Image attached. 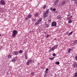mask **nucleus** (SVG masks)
Returning <instances> with one entry per match:
<instances>
[{
	"label": "nucleus",
	"mask_w": 77,
	"mask_h": 77,
	"mask_svg": "<svg viewBox=\"0 0 77 77\" xmlns=\"http://www.w3.org/2000/svg\"><path fill=\"white\" fill-rule=\"evenodd\" d=\"M75 3L76 4H77V0H75Z\"/></svg>",
	"instance_id": "2f4dec72"
},
{
	"label": "nucleus",
	"mask_w": 77,
	"mask_h": 77,
	"mask_svg": "<svg viewBox=\"0 0 77 77\" xmlns=\"http://www.w3.org/2000/svg\"><path fill=\"white\" fill-rule=\"evenodd\" d=\"M1 4H2L3 5H5L6 4V3L4 1H0Z\"/></svg>",
	"instance_id": "1a4fd4ad"
},
{
	"label": "nucleus",
	"mask_w": 77,
	"mask_h": 77,
	"mask_svg": "<svg viewBox=\"0 0 77 77\" xmlns=\"http://www.w3.org/2000/svg\"><path fill=\"white\" fill-rule=\"evenodd\" d=\"M17 60V57H16L15 58H14L13 59L12 61V62H15Z\"/></svg>",
	"instance_id": "9b49d317"
},
{
	"label": "nucleus",
	"mask_w": 77,
	"mask_h": 77,
	"mask_svg": "<svg viewBox=\"0 0 77 77\" xmlns=\"http://www.w3.org/2000/svg\"><path fill=\"white\" fill-rule=\"evenodd\" d=\"M11 57H12V55H11L10 54H8V58L9 59H11Z\"/></svg>",
	"instance_id": "2eb2a0df"
},
{
	"label": "nucleus",
	"mask_w": 77,
	"mask_h": 77,
	"mask_svg": "<svg viewBox=\"0 0 77 77\" xmlns=\"http://www.w3.org/2000/svg\"><path fill=\"white\" fill-rule=\"evenodd\" d=\"M72 17V16H70V17H69L71 19V18Z\"/></svg>",
	"instance_id": "c03bdc74"
},
{
	"label": "nucleus",
	"mask_w": 77,
	"mask_h": 77,
	"mask_svg": "<svg viewBox=\"0 0 77 77\" xmlns=\"http://www.w3.org/2000/svg\"><path fill=\"white\" fill-rule=\"evenodd\" d=\"M72 67L73 68H77V63L76 62L74 63L72 65Z\"/></svg>",
	"instance_id": "39448f33"
},
{
	"label": "nucleus",
	"mask_w": 77,
	"mask_h": 77,
	"mask_svg": "<svg viewBox=\"0 0 77 77\" xmlns=\"http://www.w3.org/2000/svg\"><path fill=\"white\" fill-rule=\"evenodd\" d=\"M31 16H32L31 15V14L29 15L28 16V18H31Z\"/></svg>",
	"instance_id": "412c9836"
},
{
	"label": "nucleus",
	"mask_w": 77,
	"mask_h": 77,
	"mask_svg": "<svg viewBox=\"0 0 77 77\" xmlns=\"http://www.w3.org/2000/svg\"><path fill=\"white\" fill-rule=\"evenodd\" d=\"M58 3H59V0H56L54 3V5H57Z\"/></svg>",
	"instance_id": "9d476101"
},
{
	"label": "nucleus",
	"mask_w": 77,
	"mask_h": 77,
	"mask_svg": "<svg viewBox=\"0 0 77 77\" xmlns=\"http://www.w3.org/2000/svg\"><path fill=\"white\" fill-rule=\"evenodd\" d=\"M36 20V19H33L32 20L33 21H35Z\"/></svg>",
	"instance_id": "a19ab883"
},
{
	"label": "nucleus",
	"mask_w": 77,
	"mask_h": 77,
	"mask_svg": "<svg viewBox=\"0 0 77 77\" xmlns=\"http://www.w3.org/2000/svg\"><path fill=\"white\" fill-rule=\"evenodd\" d=\"M74 32V31H72L71 32L69 33V34H68V36H70L71 35H72V33Z\"/></svg>",
	"instance_id": "a211bd4d"
},
{
	"label": "nucleus",
	"mask_w": 77,
	"mask_h": 77,
	"mask_svg": "<svg viewBox=\"0 0 77 77\" xmlns=\"http://www.w3.org/2000/svg\"><path fill=\"white\" fill-rule=\"evenodd\" d=\"M45 34H46V33H47V32H45Z\"/></svg>",
	"instance_id": "a18cd8bd"
},
{
	"label": "nucleus",
	"mask_w": 77,
	"mask_h": 77,
	"mask_svg": "<svg viewBox=\"0 0 77 77\" xmlns=\"http://www.w3.org/2000/svg\"><path fill=\"white\" fill-rule=\"evenodd\" d=\"M39 23V22L38 21H37L35 22V26H37V25H38V24Z\"/></svg>",
	"instance_id": "dca6fc26"
},
{
	"label": "nucleus",
	"mask_w": 77,
	"mask_h": 77,
	"mask_svg": "<svg viewBox=\"0 0 77 77\" xmlns=\"http://www.w3.org/2000/svg\"><path fill=\"white\" fill-rule=\"evenodd\" d=\"M46 71H48V68L46 69Z\"/></svg>",
	"instance_id": "79ce46f5"
},
{
	"label": "nucleus",
	"mask_w": 77,
	"mask_h": 77,
	"mask_svg": "<svg viewBox=\"0 0 77 77\" xmlns=\"http://www.w3.org/2000/svg\"><path fill=\"white\" fill-rule=\"evenodd\" d=\"M74 77H77V72H75V73Z\"/></svg>",
	"instance_id": "393cba45"
},
{
	"label": "nucleus",
	"mask_w": 77,
	"mask_h": 77,
	"mask_svg": "<svg viewBox=\"0 0 77 77\" xmlns=\"http://www.w3.org/2000/svg\"><path fill=\"white\" fill-rule=\"evenodd\" d=\"M49 35H47L46 36V38H48V37H49Z\"/></svg>",
	"instance_id": "4c0bfd02"
},
{
	"label": "nucleus",
	"mask_w": 77,
	"mask_h": 77,
	"mask_svg": "<svg viewBox=\"0 0 77 77\" xmlns=\"http://www.w3.org/2000/svg\"><path fill=\"white\" fill-rule=\"evenodd\" d=\"M49 12V9H47L45 12L43 14L44 18H45L48 16V14Z\"/></svg>",
	"instance_id": "f257e3e1"
},
{
	"label": "nucleus",
	"mask_w": 77,
	"mask_h": 77,
	"mask_svg": "<svg viewBox=\"0 0 77 77\" xmlns=\"http://www.w3.org/2000/svg\"><path fill=\"white\" fill-rule=\"evenodd\" d=\"M54 59V57H53L52 58H50L49 59H50V60H53Z\"/></svg>",
	"instance_id": "a878e982"
},
{
	"label": "nucleus",
	"mask_w": 77,
	"mask_h": 77,
	"mask_svg": "<svg viewBox=\"0 0 77 77\" xmlns=\"http://www.w3.org/2000/svg\"><path fill=\"white\" fill-rule=\"evenodd\" d=\"M66 3V2L65 1H63L62 2V5H65V4Z\"/></svg>",
	"instance_id": "aec40b11"
},
{
	"label": "nucleus",
	"mask_w": 77,
	"mask_h": 77,
	"mask_svg": "<svg viewBox=\"0 0 77 77\" xmlns=\"http://www.w3.org/2000/svg\"><path fill=\"white\" fill-rule=\"evenodd\" d=\"M74 0H72V1H74Z\"/></svg>",
	"instance_id": "09e8293b"
},
{
	"label": "nucleus",
	"mask_w": 77,
	"mask_h": 77,
	"mask_svg": "<svg viewBox=\"0 0 77 77\" xmlns=\"http://www.w3.org/2000/svg\"><path fill=\"white\" fill-rule=\"evenodd\" d=\"M1 1L2 2V1H3V0H1Z\"/></svg>",
	"instance_id": "de8ad7c7"
},
{
	"label": "nucleus",
	"mask_w": 77,
	"mask_h": 77,
	"mask_svg": "<svg viewBox=\"0 0 77 77\" xmlns=\"http://www.w3.org/2000/svg\"><path fill=\"white\" fill-rule=\"evenodd\" d=\"M75 59L76 60H77V56H75Z\"/></svg>",
	"instance_id": "f704fd0d"
},
{
	"label": "nucleus",
	"mask_w": 77,
	"mask_h": 77,
	"mask_svg": "<svg viewBox=\"0 0 77 77\" xmlns=\"http://www.w3.org/2000/svg\"><path fill=\"white\" fill-rule=\"evenodd\" d=\"M46 6H47V5H45L43 7V9H45V8H46Z\"/></svg>",
	"instance_id": "c85d7f7f"
},
{
	"label": "nucleus",
	"mask_w": 77,
	"mask_h": 77,
	"mask_svg": "<svg viewBox=\"0 0 77 77\" xmlns=\"http://www.w3.org/2000/svg\"><path fill=\"white\" fill-rule=\"evenodd\" d=\"M53 56L55 57L56 56V54L55 53H54L53 54Z\"/></svg>",
	"instance_id": "cd10ccee"
},
{
	"label": "nucleus",
	"mask_w": 77,
	"mask_h": 77,
	"mask_svg": "<svg viewBox=\"0 0 77 77\" xmlns=\"http://www.w3.org/2000/svg\"><path fill=\"white\" fill-rule=\"evenodd\" d=\"M73 44L75 45L77 44V40H75L74 41V42H73Z\"/></svg>",
	"instance_id": "f8f14e48"
},
{
	"label": "nucleus",
	"mask_w": 77,
	"mask_h": 77,
	"mask_svg": "<svg viewBox=\"0 0 77 77\" xmlns=\"http://www.w3.org/2000/svg\"><path fill=\"white\" fill-rule=\"evenodd\" d=\"M2 36V35H1V34H0V36Z\"/></svg>",
	"instance_id": "49530a36"
},
{
	"label": "nucleus",
	"mask_w": 77,
	"mask_h": 77,
	"mask_svg": "<svg viewBox=\"0 0 77 77\" xmlns=\"http://www.w3.org/2000/svg\"><path fill=\"white\" fill-rule=\"evenodd\" d=\"M12 54L13 55H17L18 54V51H14L12 52Z\"/></svg>",
	"instance_id": "0eeeda50"
},
{
	"label": "nucleus",
	"mask_w": 77,
	"mask_h": 77,
	"mask_svg": "<svg viewBox=\"0 0 77 77\" xmlns=\"http://www.w3.org/2000/svg\"><path fill=\"white\" fill-rule=\"evenodd\" d=\"M72 20H69L68 21V23H72Z\"/></svg>",
	"instance_id": "4be33fe9"
},
{
	"label": "nucleus",
	"mask_w": 77,
	"mask_h": 77,
	"mask_svg": "<svg viewBox=\"0 0 77 77\" xmlns=\"http://www.w3.org/2000/svg\"><path fill=\"white\" fill-rule=\"evenodd\" d=\"M56 64H57V65H59V62H55V63Z\"/></svg>",
	"instance_id": "bb28decb"
},
{
	"label": "nucleus",
	"mask_w": 77,
	"mask_h": 77,
	"mask_svg": "<svg viewBox=\"0 0 77 77\" xmlns=\"http://www.w3.org/2000/svg\"><path fill=\"white\" fill-rule=\"evenodd\" d=\"M70 14L69 13L67 15L68 17H69V16H70Z\"/></svg>",
	"instance_id": "c756f323"
},
{
	"label": "nucleus",
	"mask_w": 77,
	"mask_h": 77,
	"mask_svg": "<svg viewBox=\"0 0 77 77\" xmlns=\"http://www.w3.org/2000/svg\"><path fill=\"white\" fill-rule=\"evenodd\" d=\"M71 17H68V18H67V19L68 20H71Z\"/></svg>",
	"instance_id": "7c9ffc66"
},
{
	"label": "nucleus",
	"mask_w": 77,
	"mask_h": 77,
	"mask_svg": "<svg viewBox=\"0 0 77 77\" xmlns=\"http://www.w3.org/2000/svg\"><path fill=\"white\" fill-rule=\"evenodd\" d=\"M68 33H69V32L68 31V32H67L66 34L67 35H68Z\"/></svg>",
	"instance_id": "37998d69"
},
{
	"label": "nucleus",
	"mask_w": 77,
	"mask_h": 77,
	"mask_svg": "<svg viewBox=\"0 0 77 77\" xmlns=\"http://www.w3.org/2000/svg\"><path fill=\"white\" fill-rule=\"evenodd\" d=\"M35 73L33 72L31 73V75H34Z\"/></svg>",
	"instance_id": "72a5a7b5"
},
{
	"label": "nucleus",
	"mask_w": 77,
	"mask_h": 77,
	"mask_svg": "<svg viewBox=\"0 0 77 77\" xmlns=\"http://www.w3.org/2000/svg\"><path fill=\"white\" fill-rule=\"evenodd\" d=\"M71 49H69L68 51V53H70L71 51Z\"/></svg>",
	"instance_id": "b1692460"
},
{
	"label": "nucleus",
	"mask_w": 77,
	"mask_h": 77,
	"mask_svg": "<svg viewBox=\"0 0 77 77\" xmlns=\"http://www.w3.org/2000/svg\"><path fill=\"white\" fill-rule=\"evenodd\" d=\"M28 18H29L28 17H26V18H25V20H27V19H28Z\"/></svg>",
	"instance_id": "ea45409f"
},
{
	"label": "nucleus",
	"mask_w": 77,
	"mask_h": 77,
	"mask_svg": "<svg viewBox=\"0 0 77 77\" xmlns=\"http://www.w3.org/2000/svg\"><path fill=\"white\" fill-rule=\"evenodd\" d=\"M48 22L49 23H51V20H48Z\"/></svg>",
	"instance_id": "473e14b6"
},
{
	"label": "nucleus",
	"mask_w": 77,
	"mask_h": 77,
	"mask_svg": "<svg viewBox=\"0 0 77 77\" xmlns=\"http://www.w3.org/2000/svg\"><path fill=\"white\" fill-rule=\"evenodd\" d=\"M44 77H47V74H45L44 75Z\"/></svg>",
	"instance_id": "e433bc0d"
},
{
	"label": "nucleus",
	"mask_w": 77,
	"mask_h": 77,
	"mask_svg": "<svg viewBox=\"0 0 77 77\" xmlns=\"http://www.w3.org/2000/svg\"><path fill=\"white\" fill-rule=\"evenodd\" d=\"M0 5H1V3H0Z\"/></svg>",
	"instance_id": "8fccbe9b"
},
{
	"label": "nucleus",
	"mask_w": 77,
	"mask_h": 77,
	"mask_svg": "<svg viewBox=\"0 0 77 77\" xmlns=\"http://www.w3.org/2000/svg\"><path fill=\"white\" fill-rule=\"evenodd\" d=\"M58 47V45H54V47H53L51 49L49 50V51H53V50H54L57 47Z\"/></svg>",
	"instance_id": "f03ea898"
},
{
	"label": "nucleus",
	"mask_w": 77,
	"mask_h": 77,
	"mask_svg": "<svg viewBox=\"0 0 77 77\" xmlns=\"http://www.w3.org/2000/svg\"><path fill=\"white\" fill-rule=\"evenodd\" d=\"M45 25L46 27H49V23L48 22H47L46 21H45Z\"/></svg>",
	"instance_id": "423d86ee"
},
{
	"label": "nucleus",
	"mask_w": 77,
	"mask_h": 77,
	"mask_svg": "<svg viewBox=\"0 0 77 77\" xmlns=\"http://www.w3.org/2000/svg\"><path fill=\"white\" fill-rule=\"evenodd\" d=\"M39 15V13H37L35 14V17H38Z\"/></svg>",
	"instance_id": "6ab92c4d"
},
{
	"label": "nucleus",
	"mask_w": 77,
	"mask_h": 77,
	"mask_svg": "<svg viewBox=\"0 0 77 77\" xmlns=\"http://www.w3.org/2000/svg\"><path fill=\"white\" fill-rule=\"evenodd\" d=\"M13 33L12 35V36L13 37H15L16 36L17 34L18 33V32L16 30H14L13 32Z\"/></svg>",
	"instance_id": "7ed1b4c3"
},
{
	"label": "nucleus",
	"mask_w": 77,
	"mask_h": 77,
	"mask_svg": "<svg viewBox=\"0 0 77 77\" xmlns=\"http://www.w3.org/2000/svg\"><path fill=\"white\" fill-rule=\"evenodd\" d=\"M61 18V16H60V15H59L57 17V19H58V20H60Z\"/></svg>",
	"instance_id": "ddd939ff"
},
{
	"label": "nucleus",
	"mask_w": 77,
	"mask_h": 77,
	"mask_svg": "<svg viewBox=\"0 0 77 77\" xmlns=\"http://www.w3.org/2000/svg\"><path fill=\"white\" fill-rule=\"evenodd\" d=\"M19 53L20 54H21L23 53V51L22 50H20L19 51Z\"/></svg>",
	"instance_id": "5701e85b"
},
{
	"label": "nucleus",
	"mask_w": 77,
	"mask_h": 77,
	"mask_svg": "<svg viewBox=\"0 0 77 77\" xmlns=\"http://www.w3.org/2000/svg\"><path fill=\"white\" fill-rule=\"evenodd\" d=\"M57 23L55 22H53L51 23L52 26H56Z\"/></svg>",
	"instance_id": "6e6552de"
},
{
	"label": "nucleus",
	"mask_w": 77,
	"mask_h": 77,
	"mask_svg": "<svg viewBox=\"0 0 77 77\" xmlns=\"http://www.w3.org/2000/svg\"><path fill=\"white\" fill-rule=\"evenodd\" d=\"M32 60L30 59V60H28V61L26 62V64L27 65H29L30 63H31L32 62Z\"/></svg>",
	"instance_id": "20e7f679"
},
{
	"label": "nucleus",
	"mask_w": 77,
	"mask_h": 77,
	"mask_svg": "<svg viewBox=\"0 0 77 77\" xmlns=\"http://www.w3.org/2000/svg\"><path fill=\"white\" fill-rule=\"evenodd\" d=\"M42 18H40L38 20V21L40 23V22H41V21H42Z\"/></svg>",
	"instance_id": "f3484780"
},
{
	"label": "nucleus",
	"mask_w": 77,
	"mask_h": 77,
	"mask_svg": "<svg viewBox=\"0 0 77 77\" xmlns=\"http://www.w3.org/2000/svg\"><path fill=\"white\" fill-rule=\"evenodd\" d=\"M25 58L26 59V60H27V58L28 57V55H27V54H25Z\"/></svg>",
	"instance_id": "4468645a"
},
{
	"label": "nucleus",
	"mask_w": 77,
	"mask_h": 77,
	"mask_svg": "<svg viewBox=\"0 0 77 77\" xmlns=\"http://www.w3.org/2000/svg\"><path fill=\"white\" fill-rule=\"evenodd\" d=\"M52 11H56V9L54 8L53 9V10Z\"/></svg>",
	"instance_id": "58836bf2"
},
{
	"label": "nucleus",
	"mask_w": 77,
	"mask_h": 77,
	"mask_svg": "<svg viewBox=\"0 0 77 77\" xmlns=\"http://www.w3.org/2000/svg\"><path fill=\"white\" fill-rule=\"evenodd\" d=\"M53 8H50V10H51V11H53Z\"/></svg>",
	"instance_id": "c9c22d12"
}]
</instances>
